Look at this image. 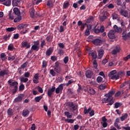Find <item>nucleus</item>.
I'll list each match as a JSON object with an SVG mask.
<instances>
[{
  "label": "nucleus",
  "instance_id": "9b49d317",
  "mask_svg": "<svg viewBox=\"0 0 130 130\" xmlns=\"http://www.w3.org/2000/svg\"><path fill=\"white\" fill-rule=\"evenodd\" d=\"M85 76L86 78H88V79H91V78H92V77L93 76V72L90 70H87L85 72Z\"/></svg>",
  "mask_w": 130,
  "mask_h": 130
},
{
  "label": "nucleus",
  "instance_id": "6e6552de",
  "mask_svg": "<svg viewBox=\"0 0 130 130\" xmlns=\"http://www.w3.org/2000/svg\"><path fill=\"white\" fill-rule=\"evenodd\" d=\"M9 74V70H3L0 71V78H4L5 76H7Z\"/></svg>",
  "mask_w": 130,
  "mask_h": 130
},
{
  "label": "nucleus",
  "instance_id": "79ce46f5",
  "mask_svg": "<svg viewBox=\"0 0 130 130\" xmlns=\"http://www.w3.org/2000/svg\"><path fill=\"white\" fill-rule=\"evenodd\" d=\"M115 108H118V107H121V106L122 105V104L121 103H115Z\"/></svg>",
  "mask_w": 130,
  "mask_h": 130
},
{
  "label": "nucleus",
  "instance_id": "c03bdc74",
  "mask_svg": "<svg viewBox=\"0 0 130 130\" xmlns=\"http://www.w3.org/2000/svg\"><path fill=\"white\" fill-rule=\"evenodd\" d=\"M47 6L49 8H52L53 7V4H52V1H49L47 2Z\"/></svg>",
  "mask_w": 130,
  "mask_h": 130
},
{
  "label": "nucleus",
  "instance_id": "3c124183",
  "mask_svg": "<svg viewBox=\"0 0 130 130\" xmlns=\"http://www.w3.org/2000/svg\"><path fill=\"white\" fill-rule=\"evenodd\" d=\"M106 86H105V84H101L99 86V88L100 90H104L106 88Z\"/></svg>",
  "mask_w": 130,
  "mask_h": 130
},
{
  "label": "nucleus",
  "instance_id": "8fccbe9b",
  "mask_svg": "<svg viewBox=\"0 0 130 130\" xmlns=\"http://www.w3.org/2000/svg\"><path fill=\"white\" fill-rule=\"evenodd\" d=\"M67 92L68 94H70V95H73V94L75 93V91H74L71 88L68 89Z\"/></svg>",
  "mask_w": 130,
  "mask_h": 130
},
{
  "label": "nucleus",
  "instance_id": "774afa93",
  "mask_svg": "<svg viewBox=\"0 0 130 130\" xmlns=\"http://www.w3.org/2000/svg\"><path fill=\"white\" fill-rule=\"evenodd\" d=\"M128 59H130V54L124 58V60H125V61H127Z\"/></svg>",
  "mask_w": 130,
  "mask_h": 130
},
{
  "label": "nucleus",
  "instance_id": "4468645a",
  "mask_svg": "<svg viewBox=\"0 0 130 130\" xmlns=\"http://www.w3.org/2000/svg\"><path fill=\"white\" fill-rule=\"evenodd\" d=\"M120 14L121 16H123L125 18H127V16H128V13L126 11L122 9L120 10Z\"/></svg>",
  "mask_w": 130,
  "mask_h": 130
},
{
  "label": "nucleus",
  "instance_id": "cd10ccee",
  "mask_svg": "<svg viewBox=\"0 0 130 130\" xmlns=\"http://www.w3.org/2000/svg\"><path fill=\"white\" fill-rule=\"evenodd\" d=\"M1 56V58L2 59V60H3V61H5V60H6V59H7V55H6V54L5 53H2L0 55Z\"/></svg>",
  "mask_w": 130,
  "mask_h": 130
},
{
  "label": "nucleus",
  "instance_id": "37998d69",
  "mask_svg": "<svg viewBox=\"0 0 130 130\" xmlns=\"http://www.w3.org/2000/svg\"><path fill=\"white\" fill-rule=\"evenodd\" d=\"M70 7V2H68L67 3H64L63 5V9H68Z\"/></svg>",
  "mask_w": 130,
  "mask_h": 130
},
{
  "label": "nucleus",
  "instance_id": "f03ea898",
  "mask_svg": "<svg viewBox=\"0 0 130 130\" xmlns=\"http://www.w3.org/2000/svg\"><path fill=\"white\" fill-rule=\"evenodd\" d=\"M108 77H110L111 80H115L116 81L120 78L119 74L117 73L116 70L111 71L108 74Z\"/></svg>",
  "mask_w": 130,
  "mask_h": 130
},
{
  "label": "nucleus",
  "instance_id": "052dcab7",
  "mask_svg": "<svg viewBox=\"0 0 130 130\" xmlns=\"http://www.w3.org/2000/svg\"><path fill=\"white\" fill-rule=\"evenodd\" d=\"M95 111L94 110H91V111L89 112V116H93L95 114Z\"/></svg>",
  "mask_w": 130,
  "mask_h": 130
},
{
  "label": "nucleus",
  "instance_id": "473e14b6",
  "mask_svg": "<svg viewBox=\"0 0 130 130\" xmlns=\"http://www.w3.org/2000/svg\"><path fill=\"white\" fill-rule=\"evenodd\" d=\"M49 74L51 75L52 77H55L56 75V73H55V71L53 69H50L49 71Z\"/></svg>",
  "mask_w": 130,
  "mask_h": 130
},
{
  "label": "nucleus",
  "instance_id": "58836bf2",
  "mask_svg": "<svg viewBox=\"0 0 130 130\" xmlns=\"http://www.w3.org/2000/svg\"><path fill=\"white\" fill-rule=\"evenodd\" d=\"M57 53L59 54V55H63V54H64V51L62 49H59L58 50Z\"/></svg>",
  "mask_w": 130,
  "mask_h": 130
},
{
  "label": "nucleus",
  "instance_id": "ea45409f",
  "mask_svg": "<svg viewBox=\"0 0 130 130\" xmlns=\"http://www.w3.org/2000/svg\"><path fill=\"white\" fill-rule=\"evenodd\" d=\"M65 121L68 122V123H74L75 122V119H66Z\"/></svg>",
  "mask_w": 130,
  "mask_h": 130
},
{
  "label": "nucleus",
  "instance_id": "1a4fd4ad",
  "mask_svg": "<svg viewBox=\"0 0 130 130\" xmlns=\"http://www.w3.org/2000/svg\"><path fill=\"white\" fill-rule=\"evenodd\" d=\"M31 47V45L30 44V43L27 42V41H23L21 43V48H24L26 47V48H29Z\"/></svg>",
  "mask_w": 130,
  "mask_h": 130
},
{
  "label": "nucleus",
  "instance_id": "0eeeda50",
  "mask_svg": "<svg viewBox=\"0 0 130 130\" xmlns=\"http://www.w3.org/2000/svg\"><path fill=\"white\" fill-rule=\"evenodd\" d=\"M55 91V87L53 86L52 88H51V89H49L47 92V95L48 97L50 98V97L52 96L53 94V92H54Z\"/></svg>",
  "mask_w": 130,
  "mask_h": 130
},
{
  "label": "nucleus",
  "instance_id": "49530a36",
  "mask_svg": "<svg viewBox=\"0 0 130 130\" xmlns=\"http://www.w3.org/2000/svg\"><path fill=\"white\" fill-rule=\"evenodd\" d=\"M28 78H25L24 77L20 78V82H23V83H27V81H28Z\"/></svg>",
  "mask_w": 130,
  "mask_h": 130
},
{
  "label": "nucleus",
  "instance_id": "603ef678",
  "mask_svg": "<svg viewBox=\"0 0 130 130\" xmlns=\"http://www.w3.org/2000/svg\"><path fill=\"white\" fill-rule=\"evenodd\" d=\"M103 80V78L101 76H99L96 78V81L98 83H101Z\"/></svg>",
  "mask_w": 130,
  "mask_h": 130
},
{
  "label": "nucleus",
  "instance_id": "39448f33",
  "mask_svg": "<svg viewBox=\"0 0 130 130\" xmlns=\"http://www.w3.org/2000/svg\"><path fill=\"white\" fill-rule=\"evenodd\" d=\"M92 31L96 34L99 33H103L105 31V27L103 25H102L100 28H96V26L92 29Z\"/></svg>",
  "mask_w": 130,
  "mask_h": 130
},
{
  "label": "nucleus",
  "instance_id": "f3484780",
  "mask_svg": "<svg viewBox=\"0 0 130 130\" xmlns=\"http://www.w3.org/2000/svg\"><path fill=\"white\" fill-rule=\"evenodd\" d=\"M29 113H30V111H29V110L27 109L23 110L22 111V116H24V117H27V116L29 115Z\"/></svg>",
  "mask_w": 130,
  "mask_h": 130
},
{
  "label": "nucleus",
  "instance_id": "c756f323",
  "mask_svg": "<svg viewBox=\"0 0 130 130\" xmlns=\"http://www.w3.org/2000/svg\"><path fill=\"white\" fill-rule=\"evenodd\" d=\"M19 3H20L19 0H12V5L14 7L18 6Z\"/></svg>",
  "mask_w": 130,
  "mask_h": 130
},
{
  "label": "nucleus",
  "instance_id": "412c9836",
  "mask_svg": "<svg viewBox=\"0 0 130 130\" xmlns=\"http://www.w3.org/2000/svg\"><path fill=\"white\" fill-rule=\"evenodd\" d=\"M51 53H52V48L50 47L46 51V55H47V56H50V55H51Z\"/></svg>",
  "mask_w": 130,
  "mask_h": 130
},
{
  "label": "nucleus",
  "instance_id": "864d4df0",
  "mask_svg": "<svg viewBox=\"0 0 130 130\" xmlns=\"http://www.w3.org/2000/svg\"><path fill=\"white\" fill-rule=\"evenodd\" d=\"M46 67H47V61L43 60L42 62V68L44 69V68H46Z\"/></svg>",
  "mask_w": 130,
  "mask_h": 130
},
{
  "label": "nucleus",
  "instance_id": "dca6fc26",
  "mask_svg": "<svg viewBox=\"0 0 130 130\" xmlns=\"http://www.w3.org/2000/svg\"><path fill=\"white\" fill-rule=\"evenodd\" d=\"M107 99H108V104H107V106L108 105H112L114 103V101H113V98H111L109 96H107Z\"/></svg>",
  "mask_w": 130,
  "mask_h": 130
},
{
  "label": "nucleus",
  "instance_id": "aec40b11",
  "mask_svg": "<svg viewBox=\"0 0 130 130\" xmlns=\"http://www.w3.org/2000/svg\"><path fill=\"white\" fill-rule=\"evenodd\" d=\"M115 93V91L114 90H111V91L109 92L108 93L106 94L105 95V96L106 97H111V98H113L112 96H113V95H114Z\"/></svg>",
  "mask_w": 130,
  "mask_h": 130
},
{
  "label": "nucleus",
  "instance_id": "72a5a7b5",
  "mask_svg": "<svg viewBox=\"0 0 130 130\" xmlns=\"http://www.w3.org/2000/svg\"><path fill=\"white\" fill-rule=\"evenodd\" d=\"M8 49L10 51H13V50L15 49V47H14V45H13V44H9L8 47Z\"/></svg>",
  "mask_w": 130,
  "mask_h": 130
},
{
  "label": "nucleus",
  "instance_id": "e433bc0d",
  "mask_svg": "<svg viewBox=\"0 0 130 130\" xmlns=\"http://www.w3.org/2000/svg\"><path fill=\"white\" fill-rule=\"evenodd\" d=\"M17 29V27H8L6 28V31L7 32H12V31H15Z\"/></svg>",
  "mask_w": 130,
  "mask_h": 130
},
{
  "label": "nucleus",
  "instance_id": "4d7b16f0",
  "mask_svg": "<svg viewBox=\"0 0 130 130\" xmlns=\"http://www.w3.org/2000/svg\"><path fill=\"white\" fill-rule=\"evenodd\" d=\"M108 99H107V98L103 99L102 100L103 104H104V103H108Z\"/></svg>",
  "mask_w": 130,
  "mask_h": 130
},
{
  "label": "nucleus",
  "instance_id": "6ab92c4d",
  "mask_svg": "<svg viewBox=\"0 0 130 130\" xmlns=\"http://www.w3.org/2000/svg\"><path fill=\"white\" fill-rule=\"evenodd\" d=\"M65 116H67V119L72 118L73 117V113H70V112L66 111L64 113Z\"/></svg>",
  "mask_w": 130,
  "mask_h": 130
},
{
  "label": "nucleus",
  "instance_id": "7c9ffc66",
  "mask_svg": "<svg viewBox=\"0 0 130 130\" xmlns=\"http://www.w3.org/2000/svg\"><path fill=\"white\" fill-rule=\"evenodd\" d=\"M31 49H32V50H35V51H38V50H39V46L36 45H33L31 46Z\"/></svg>",
  "mask_w": 130,
  "mask_h": 130
},
{
  "label": "nucleus",
  "instance_id": "7ed1b4c3",
  "mask_svg": "<svg viewBox=\"0 0 130 130\" xmlns=\"http://www.w3.org/2000/svg\"><path fill=\"white\" fill-rule=\"evenodd\" d=\"M66 105L69 107L71 111H76V110H78V105L74 104L73 102H68L67 103Z\"/></svg>",
  "mask_w": 130,
  "mask_h": 130
},
{
  "label": "nucleus",
  "instance_id": "13d9d810",
  "mask_svg": "<svg viewBox=\"0 0 130 130\" xmlns=\"http://www.w3.org/2000/svg\"><path fill=\"white\" fill-rule=\"evenodd\" d=\"M18 91V86H15L14 89L13 90V94H16Z\"/></svg>",
  "mask_w": 130,
  "mask_h": 130
},
{
  "label": "nucleus",
  "instance_id": "a211bd4d",
  "mask_svg": "<svg viewBox=\"0 0 130 130\" xmlns=\"http://www.w3.org/2000/svg\"><path fill=\"white\" fill-rule=\"evenodd\" d=\"M89 56H91L93 59H96V58H97V53L95 51L91 52H90L89 53Z\"/></svg>",
  "mask_w": 130,
  "mask_h": 130
},
{
  "label": "nucleus",
  "instance_id": "5701e85b",
  "mask_svg": "<svg viewBox=\"0 0 130 130\" xmlns=\"http://www.w3.org/2000/svg\"><path fill=\"white\" fill-rule=\"evenodd\" d=\"M7 113L9 116H13L14 115V110H13V109L9 108L7 110Z\"/></svg>",
  "mask_w": 130,
  "mask_h": 130
},
{
  "label": "nucleus",
  "instance_id": "b1692460",
  "mask_svg": "<svg viewBox=\"0 0 130 130\" xmlns=\"http://www.w3.org/2000/svg\"><path fill=\"white\" fill-rule=\"evenodd\" d=\"M92 110V108L90 107L88 109H87V107H85L84 109V114H88V113H90V112Z\"/></svg>",
  "mask_w": 130,
  "mask_h": 130
},
{
  "label": "nucleus",
  "instance_id": "0e129e2a",
  "mask_svg": "<svg viewBox=\"0 0 130 130\" xmlns=\"http://www.w3.org/2000/svg\"><path fill=\"white\" fill-rule=\"evenodd\" d=\"M18 82L14 81V82H12L11 84H10V86H14V87H15V86H18Z\"/></svg>",
  "mask_w": 130,
  "mask_h": 130
},
{
  "label": "nucleus",
  "instance_id": "a878e982",
  "mask_svg": "<svg viewBox=\"0 0 130 130\" xmlns=\"http://www.w3.org/2000/svg\"><path fill=\"white\" fill-rule=\"evenodd\" d=\"M52 39H53V36L51 35L48 36L46 38L47 42H52Z\"/></svg>",
  "mask_w": 130,
  "mask_h": 130
},
{
  "label": "nucleus",
  "instance_id": "e2e57ef3",
  "mask_svg": "<svg viewBox=\"0 0 130 130\" xmlns=\"http://www.w3.org/2000/svg\"><path fill=\"white\" fill-rule=\"evenodd\" d=\"M24 77L25 78H29L30 77V72H27L24 73Z\"/></svg>",
  "mask_w": 130,
  "mask_h": 130
},
{
  "label": "nucleus",
  "instance_id": "20e7f679",
  "mask_svg": "<svg viewBox=\"0 0 130 130\" xmlns=\"http://www.w3.org/2000/svg\"><path fill=\"white\" fill-rule=\"evenodd\" d=\"M54 70L57 74H60L61 72V67H60V62L58 61L55 63V66H54Z\"/></svg>",
  "mask_w": 130,
  "mask_h": 130
},
{
  "label": "nucleus",
  "instance_id": "393cba45",
  "mask_svg": "<svg viewBox=\"0 0 130 130\" xmlns=\"http://www.w3.org/2000/svg\"><path fill=\"white\" fill-rule=\"evenodd\" d=\"M21 20H22V16L21 15H17V17L14 19V22L15 23H18V22H20Z\"/></svg>",
  "mask_w": 130,
  "mask_h": 130
},
{
  "label": "nucleus",
  "instance_id": "69168bd1",
  "mask_svg": "<svg viewBox=\"0 0 130 130\" xmlns=\"http://www.w3.org/2000/svg\"><path fill=\"white\" fill-rule=\"evenodd\" d=\"M18 30H22L23 29V24H21L18 25L17 26Z\"/></svg>",
  "mask_w": 130,
  "mask_h": 130
},
{
  "label": "nucleus",
  "instance_id": "338daca9",
  "mask_svg": "<svg viewBox=\"0 0 130 130\" xmlns=\"http://www.w3.org/2000/svg\"><path fill=\"white\" fill-rule=\"evenodd\" d=\"M38 90L39 92V93H43V89H42V88L40 86H38Z\"/></svg>",
  "mask_w": 130,
  "mask_h": 130
},
{
  "label": "nucleus",
  "instance_id": "6e6d98bb",
  "mask_svg": "<svg viewBox=\"0 0 130 130\" xmlns=\"http://www.w3.org/2000/svg\"><path fill=\"white\" fill-rule=\"evenodd\" d=\"M63 61L65 64H67L69 62V56H66L63 59Z\"/></svg>",
  "mask_w": 130,
  "mask_h": 130
},
{
  "label": "nucleus",
  "instance_id": "f257e3e1",
  "mask_svg": "<svg viewBox=\"0 0 130 130\" xmlns=\"http://www.w3.org/2000/svg\"><path fill=\"white\" fill-rule=\"evenodd\" d=\"M114 29L115 30H110L108 32L107 35L109 39H115V38H116V35H115L116 32L117 33H121V32H122V28L118 27L116 25L114 26Z\"/></svg>",
  "mask_w": 130,
  "mask_h": 130
},
{
  "label": "nucleus",
  "instance_id": "2f4dec72",
  "mask_svg": "<svg viewBox=\"0 0 130 130\" xmlns=\"http://www.w3.org/2000/svg\"><path fill=\"white\" fill-rule=\"evenodd\" d=\"M78 89H77L78 93H80L81 91H83L85 89V87L81 86L79 84H78Z\"/></svg>",
  "mask_w": 130,
  "mask_h": 130
},
{
  "label": "nucleus",
  "instance_id": "4c0bfd02",
  "mask_svg": "<svg viewBox=\"0 0 130 130\" xmlns=\"http://www.w3.org/2000/svg\"><path fill=\"white\" fill-rule=\"evenodd\" d=\"M11 0H8L6 2H4L3 3V5H4V6H6L7 7H10V6H11Z\"/></svg>",
  "mask_w": 130,
  "mask_h": 130
},
{
  "label": "nucleus",
  "instance_id": "ddd939ff",
  "mask_svg": "<svg viewBox=\"0 0 130 130\" xmlns=\"http://www.w3.org/2000/svg\"><path fill=\"white\" fill-rule=\"evenodd\" d=\"M120 47L117 46L116 47V48L114 49L113 51H112V54H114L115 55V54H117L118 52H120Z\"/></svg>",
  "mask_w": 130,
  "mask_h": 130
},
{
  "label": "nucleus",
  "instance_id": "c9c22d12",
  "mask_svg": "<svg viewBox=\"0 0 130 130\" xmlns=\"http://www.w3.org/2000/svg\"><path fill=\"white\" fill-rule=\"evenodd\" d=\"M93 21H94V17H93V16H90L86 21V23H92Z\"/></svg>",
  "mask_w": 130,
  "mask_h": 130
},
{
  "label": "nucleus",
  "instance_id": "de8ad7c7",
  "mask_svg": "<svg viewBox=\"0 0 130 130\" xmlns=\"http://www.w3.org/2000/svg\"><path fill=\"white\" fill-rule=\"evenodd\" d=\"M122 38L124 40H126V31L124 30L122 32Z\"/></svg>",
  "mask_w": 130,
  "mask_h": 130
},
{
  "label": "nucleus",
  "instance_id": "a18cd8bd",
  "mask_svg": "<svg viewBox=\"0 0 130 130\" xmlns=\"http://www.w3.org/2000/svg\"><path fill=\"white\" fill-rule=\"evenodd\" d=\"M93 68L94 70L97 69V67H98V64L97 63V60H94L93 62Z\"/></svg>",
  "mask_w": 130,
  "mask_h": 130
},
{
  "label": "nucleus",
  "instance_id": "2eb2a0df",
  "mask_svg": "<svg viewBox=\"0 0 130 130\" xmlns=\"http://www.w3.org/2000/svg\"><path fill=\"white\" fill-rule=\"evenodd\" d=\"M98 58H102L103 55H104V50L103 49H100L98 51Z\"/></svg>",
  "mask_w": 130,
  "mask_h": 130
},
{
  "label": "nucleus",
  "instance_id": "f704fd0d",
  "mask_svg": "<svg viewBox=\"0 0 130 130\" xmlns=\"http://www.w3.org/2000/svg\"><path fill=\"white\" fill-rule=\"evenodd\" d=\"M42 98H43V96H42V95H40L39 96L35 97V100L36 102H40V100H41V99H42Z\"/></svg>",
  "mask_w": 130,
  "mask_h": 130
},
{
  "label": "nucleus",
  "instance_id": "09e8293b",
  "mask_svg": "<svg viewBox=\"0 0 130 130\" xmlns=\"http://www.w3.org/2000/svg\"><path fill=\"white\" fill-rule=\"evenodd\" d=\"M16 56H17V55H16V54H15L14 55H13L12 56L8 57V60H11L12 61H13V60H15V58H16Z\"/></svg>",
  "mask_w": 130,
  "mask_h": 130
},
{
  "label": "nucleus",
  "instance_id": "bb28decb",
  "mask_svg": "<svg viewBox=\"0 0 130 130\" xmlns=\"http://www.w3.org/2000/svg\"><path fill=\"white\" fill-rule=\"evenodd\" d=\"M29 13L31 18H34V16L35 15V10H34V9H30L29 10Z\"/></svg>",
  "mask_w": 130,
  "mask_h": 130
},
{
  "label": "nucleus",
  "instance_id": "bf43d9fd",
  "mask_svg": "<svg viewBox=\"0 0 130 130\" xmlns=\"http://www.w3.org/2000/svg\"><path fill=\"white\" fill-rule=\"evenodd\" d=\"M25 89V86L24 84H21L19 86V91H23Z\"/></svg>",
  "mask_w": 130,
  "mask_h": 130
},
{
  "label": "nucleus",
  "instance_id": "423d86ee",
  "mask_svg": "<svg viewBox=\"0 0 130 130\" xmlns=\"http://www.w3.org/2000/svg\"><path fill=\"white\" fill-rule=\"evenodd\" d=\"M84 91L85 92H88V93L91 94V95H95V93H96L95 90L89 86H86V87L84 89Z\"/></svg>",
  "mask_w": 130,
  "mask_h": 130
},
{
  "label": "nucleus",
  "instance_id": "4be33fe9",
  "mask_svg": "<svg viewBox=\"0 0 130 130\" xmlns=\"http://www.w3.org/2000/svg\"><path fill=\"white\" fill-rule=\"evenodd\" d=\"M13 11L15 14V15H17V16H20L21 15V12H20V10L18 8H14L13 9Z\"/></svg>",
  "mask_w": 130,
  "mask_h": 130
},
{
  "label": "nucleus",
  "instance_id": "f8f14e48",
  "mask_svg": "<svg viewBox=\"0 0 130 130\" xmlns=\"http://www.w3.org/2000/svg\"><path fill=\"white\" fill-rule=\"evenodd\" d=\"M94 45H101L102 41L99 39H96L92 41Z\"/></svg>",
  "mask_w": 130,
  "mask_h": 130
},
{
  "label": "nucleus",
  "instance_id": "c85d7f7f",
  "mask_svg": "<svg viewBox=\"0 0 130 130\" xmlns=\"http://www.w3.org/2000/svg\"><path fill=\"white\" fill-rule=\"evenodd\" d=\"M11 34H10L8 35H5L3 37L4 40H5V42L8 41V40H10V38H11Z\"/></svg>",
  "mask_w": 130,
  "mask_h": 130
},
{
  "label": "nucleus",
  "instance_id": "5fc2aeb1",
  "mask_svg": "<svg viewBox=\"0 0 130 130\" xmlns=\"http://www.w3.org/2000/svg\"><path fill=\"white\" fill-rule=\"evenodd\" d=\"M45 45H46V43L45 42V40H43V41H41V48H43Z\"/></svg>",
  "mask_w": 130,
  "mask_h": 130
},
{
  "label": "nucleus",
  "instance_id": "680f3d73",
  "mask_svg": "<svg viewBox=\"0 0 130 130\" xmlns=\"http://www.w3.org/2000/svg\"><path fill=\"white\" fill-rule=\"evenodd\" d=\"M27 67V62H25L23 64L21 65L20 69H25Z\"/></svg>",
  "mask_w": 130,
  "mask_h": 130
},
{
  "label": "nucleus",
  "instance_id": "a19ab883",
  "mask_svg": "<svg viewBox=\"0 0 130 130\" xmlns=\"http://www.w3.org/2000/svg\"><path fill=\"white\" fill-rule=\"evenodd\" d=\"M127 116H128L127 113H125L124 115L120 117V119L121 121H123L124 119H126V118H127Z\"/></svg>",
  "mask_w": 130,
  "mask_h": 130
},
{
  "label": "nucleus",
  "instance_id": "9d476101",
  "mask_svg": "<svg viewBox=\"0 0 130 130\" xmlns=\"http://www.w3.org/2000/svg\"><path fill=\"white\" fill-rule=\"evenodd\" d=\"M23 97H24V94H19L16 98L14 99L15 102H21L23 100Z\"/></svg>",
  "mask_w": 130,
  "mask_h": 130
}]
</instances>
